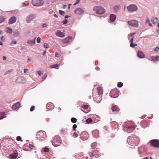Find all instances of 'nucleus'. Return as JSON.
<instances>
[{
	"instance_id": "nucleus-1",
	"label": "nucleus",
	"mask_w": 159,
	"mask_h": 159,
	"mask_svg": "<svg viewBox=\"0 0 159 159\" xmlns=\"http://www.w3.org/2000/svg\"><path fill=\"white\" fill-rule=\"evenodd\" d=\"M61 137L57 135L54 137L52 141V145L55 147L60 146L61 144Z\"/></svg>"
},
{
	"instance_id": "nucleus-2",
	"label": "nucleus",
	"mask_w": 159,
	"mask_h": 159,
	"mask_svg": "<svg viewBox=\"0 0 159 159\" xmlns=\"http://www.w3.org/2000/svg\"><path fill=\"white\" fill-rule=\"evenodd\" d=\"M93 10L97 13L99 14H103L106 11L105 9L101 6H97L93 7Z\"/></svg>"
},
{
	"instance_id": "nucleus-3",
	"label": "nucleus",
	"mask_w": 159,
	"mask_h": 159,
	"mask_svg": "<svg viewBox=\"0 0 159 159\" xmlns=\"http://www.w3.org/2000/svg\"><path fill=\"white\" fill-rule=\"evenodd\" d=\"M139 142L138 140L136 137H129L127 139V142L131 146L132 145H137Z\"/></svg>"
},
{
	"instance_id": "nucleus-4",
	"label": "nucleus",
	"mask_w": 159,
	"mask_h": 159,
	"mask_svg": "<svg viewBox=\"0 0 159 159\" xmlns=\"http://www.w3.org/2000/svg\"><path fill=\"white\" fill-rule=\"evenodd\" d=\"M32 3L34 6L40 7L43 4L44 2L42 0H32Z\"/></svg>"
},
{
	"instance_id": "nucleus-5",
	"label": "nucleus",
	"mask_w": 159,
	"mask_h": 159,
	"mask_svg": "<svg viewBox=\"0 0 159 159\" xmlns=\"http://www.w3.org/2000/svg\"><path fill=\"white\" fill-rule=\"evenodd\" d=\"M45 132L43 131H39L37 134V138L41 140H43V139H44L45 138Z\"/></svg>"
},
{
	"instance_id": "nucleus-6",
	"label": "nucleus",
	"mask_w": 159,
	"mask_h": 159,
	"mask_svg": "<svg viewBox=\"0 0 159 159\" xmlns=\"http://www.w3.org/2000/svg\"><path fill=\"white\" fill-rule=\"evenodd\" d=\"M81 139L83 140H87L88 139V134L87 132L84 131L81 132L79 135Z\"/></svg>"
},
{
	"instance_id": "nucleus-7",
	"label": "nucleus",
	"mask_w": 159,
	"mask_h": 159,
	"mask_svg": "<svg viewBox=\"0 0 159 159\" xmlns=\"http://www.w3.org/2000/svg\"><path fill=\"white\" fill-rule=\"evenodd\" d=\"M139 153L141 155H144L147 152V149L145 146H143L139 148Z\"/></svg>"
},
{
	"instance_id": "nucleus-8",
	"label": "nucleus",
	"mask_w": 159,
	"mask_h": 159,
	"mask_svg": "<svg viewBox=\"0 0 159 159\" xmlns=\"http://www.w3.org/2000/svg\"><path fill=\"white\" fill-rule=\"evenodd\" d=\"M127 9L129 11H137L138 8L137 6L135 5L131 4L127 7Z\"/></svg>"
},
{
	"instance_id": "nucleus-9",
	"label": "nucleus",
	"mask_w": 159,
	"mask_h": 159,
	"mask_svg": "<svg viewBox=\"0 0 159 159\" xmlns=\"http://www.w3.org/2000/svg\"><path fill=\"white\" fill-rule=\"evenodd\" d=\"M128 24L131 26L137 27L138 26V22L135 20H132L128 21Z\"/></svg>"
},
{
	"instance_id": "nucleus-10",
	"label": "nucleus",
	"mask_w": 159,
	"mask_h": 159,
	"mask_svg": "<svg viewBox=\"0 0 159 159\" xmlns=\"http://www.w3.org/2000/svg\"><path fill=\"white\" fill-rule=\"evenodd\" d=\"M151 145L153 147L159 148V140L156 139L151 141Z\"/></svg>"
},
{
	"instance_id": "nucleus-11",
	"label": "nucleus",
	"mask_w": 159,
	"mask_h": 159,
	"mask_svg": "<svg viewBox=\"0 0 159 159\" xmlns=\"http://www.w3.org/2000/svg\"><path fill=\"white\" fill-rule=\"evenodd\" d=\"M84 12V10L81 8H78L75 10V13L77 15H79L82 14Z\"/></svg>"
},
{
	"instance_id": "nucleus-12",
	"label": "nucleus",
	"mask_w": 159,
	"mask_h": 159,
	"mask_svg": "<svg viewBox=\"0 0 159 159\" xmlns=\"http://www.w3.org/2000/svg\"><path fill=\"white\" fill-rule=\"evenodd\" d=\"M16 82L17 83H24L25 82V79L23 77H18L17 79L16 80Z\"/></svg>"
},
{
	"instance_id": "nucleus-13",
	"label": "nucleus",
	"mask_w": 159,
	"mask_h": 159,
	"mask_svg": "<svg viewBox=\"0 0 159 159\" xmlns=\"http://www.w3.org/2000/svg\"><path fill=\"white\" fill-rule=\"evenodd\" d=\"M35 17V15H30L26 18L27 22V23H29L33 20Z\"/></svg>"
},
{
	"instance_id": "nucleus-14",
	"label": "nucleus",
	"mask_w": 159,
	"mask_h": 159,
	"mask_svg": "<svg viewBox=\"0 0 159 159\" xmlns=\"http://www.w3.org/2000/svg\"><path fill=\"white\" fill-rule=\"evenodd\" d=\"M16 17L15 16L11 17L9 20V23L12 24L15 23L16 21Z\"/></svg>"
},
{
	"instance_id": "nucleus-15",
	"label": "nucleus",
	"mask_w": 159,
	"mask_h": 159,
	"mask_svg": "<svg viewBox=\"0 0 159 159\" xmlns=\"http://www.w3.org/2000/svg\"><path fill=\"white\" fill-rule=\"evenodd\" d=\"M72 39V36H69L66 38L62 40V42L63 43H69L70 40Z\"/></svg>"
},
{
	"instance_id": "nucleus-16",
	"label": "nucleus",
	"mask_w": 159,
	"mask_h": 159,
	"mask_svg": "<svg viewBox=\"0 0 159 159\" xmlns=\"http://www.w3.org/2000/svg\"><path fill=\"white\" fill-rule=\"evenodd\" d=\"M57 36L60 37L61 38L64 37L65 36V34L64 33L61 32L59 30H57L56 33Z\"/></svg>"
},
{
	"instance_id": "nucleus-17",
	"label": "nucleus",
	"mask_w": 159,
	"mask_h": 159,
	"mask_svg": "<svg viewBox=\"0 0 159 159\" xmlns=\"http://www.w3.org/2000/svg\"><path fill=\"white\" fill-rule=\"evenodd\" d=\"M18 155V153L17 151H14L13 154H10L9 156L11 159H16Z\"/></svg>"
},
{
	"instance_id": "nucleus-18",
	"label": "nucleus",
	"mask_w": 159,
	"mask_h": 159,
	"mask_svg": "<svg viewBox=\"0 0 159 159\" xmlns=\"http://www.w3.org/2000/svg\"><path fill=\"white\" fill-rule=\"evenodd\" d=\"M137 55L138 57L141 58H144L145 56L143 52L141 51H138Z\"/></svg>"
},
{
	"instance_id": "nucleus-19",
	"label": "nucleus",
	"mask_w": 159,
	"mask_h": 159,
	"mask_svg": "<svg viewBox=\"0 0 159 159\" xmlns=\"http://www.w3.org/2000/svg\"><path fill=\"white\" fill-rule=\"evenodd\" d=\"M116 18V16L114 14H111L110 15V19L111 22H114Z\"/></svg>"
},
{
	"instance_id": "nucleus-20",
	"label": "nucleus",
	"mask_w": 159,
	"mask_h": 159,
	"mask_svg": "<svg viewBox=\"0 0 159 159\" xmlns=\"http://www.w3.org/2000/svg\"><path fill=\"white\" fill-rule=\"evenodd\" d=\"M112 110L113 111L116 113H117L119 111V109L116 105H115L112 107Z\"/></svg>"
},
{
	"instance_id": "nucleus-21",
	"label": "nucleus",
	"mask_w": 159,
	"mask_h": 159,
	"mask_svg": "<svg viewBox=\"0 0 159 159\" xmlns=\"http://www.w3.org/2000/svg\"><path fill=\"white\" fill-rule=\"evenodd\" d=\"M97 92L98 93V96H99V99H100L101 98V97H100V96L102 94V89L100 88L99 87L97 89Z\"/></svg>"
},
{
	"instance_id": "nucleus-22",
	"label": "nucleus",
	"mask_w": 159,
	"mask_h": 159,
	"mask_svg": "<svg viewBox=\"0 0 159 159\" xmlns=\"http://www.w3.org/2000/svg\"><path fill=\"white\" fill-rule=\"evenodd\" d=\"M151 58L152 61H156L159 60V56H156V57L151 56Z\"/></svg>"
},
{
	"instance_id": "nucleus-23",
	"label": "nucleus",
	"mask_w": 159,
	"mask_h": 159,
	"mask_svg": "<svg viewBox=\"0 0 159 159\" xmlns=\"http://www.w3.org/2000/svg\"><path fill=\"white\" fill-rule=\"evenodd\" d=\"M158 19L157 18H155L154 17H153L151 19V22L153 24H155L156 23H157L158 22Z\"/></svg>"
},
{
	"instance_id": "nucleus-24",
	"label": "nucleus",
	"mask_w": 159,
	"mask_h": 159,
	"mask_svg": "<svg viewBox=\"0 0 159 159\" xmlns=\"http://www.w3.org/2000/svg\"><path fill=\"white\" fill-rule=\"evenodd\" d=\"M20 103L19 102H17L12 106V108L13 109H16L18 108L20 106Z\"/></svg>"
},
{
	"instance_id": "nucleus-25",
	"label": "nucleus",
	"mask_w": 159,
	"mask_h": 159,
	"mask_svg": "<svg viewBox=\"0 0 159 159\" xmlns=\"http://www.w3.org/2000/svg\"><path fill=\"white\" fill-rule=\"evenodd\" d=\"M120 9V6L119 5H116L114 7V10L115 11L118 12Z\"/></svg>"
},
{
	"instance_id": "nucleus-26",
	"label": "nucleus",
	"mask_w": 159,
	"mask_h": 159,
	"mask_svg": "<svg viewBox=\"0 0 159 159\" xmlns=\"http://www.w3.org/2000/svg\"><path fill=\"white\" fill-rule=\"evenodd\" d=\"M126 128H127V132H131L135 128L133 126H129Z\"/></svg>"
},
{
	"instance_id": "nucleus-27",
	"label": "nucleus",
	"mask_w": 159,
	"mask_h": 159,
	"mask_svg": "<svg viewBox=\"0 0 159 159\" xmlns=\"http://www.w3.org/2000/svg\"><path fill=\"white\" fill-rule=\"evenodd\" d=\"M35 39L36 38L32 40H28L27 43L30 44L31 45L35 44Z\"/></svg>"
},
{
	"instance_id": "nucleus-28",
	"label": "nucleus",
	"mask_w": 159,
	"mask_h": 159,
	"mask_svg": "<svg viewBox=\"0 0 159 159\" xmlns=\"http://www.w3.org/2000/svg\"><path fill=\"white\" fill-rule=\"evenodd\" d=\"M6 117L4 112H0V120Z\"/></svg>"
},
{
	"instance_id": "nucleus-29",
	"label": "nucleus",
	"mask_w": 159,
	"mask_h": 159,
	"mask_svg": "<svg viewBox=\"0 0 159 159\" xmlns=\"http://www.w3.org/2000/svg\"><path fill=\"white\" fill-rule=\"evenodd\" d=\"M19 31L17 30H15L14 31V34L15 37H18L19 35Z\"/></svg>"
},
{
	"instance_id": "nucleus-30",
	"label": "nucleus",
	"mask_w": 159,
	"mask_h": 159,
	"mask_svg": "<svg viewBox=\"0 0 159 159\" xmlns=\"http://www.w3.org/2000/svg\"><path fill=\"white\" fill-rule=\"evenodd\" d=\"M7 32L9 34H11L12 33L13 31L10 28L7 27Z\"/></svg>"
},
{
	"instance_id": "nucleus-31",
	"label": "nucleus",
	"mask_w": 159,
	"mask_h": 159,
	"mask_svg": "<svg viewBox=\"0 0 159 159\" xmlns=\"http://www.w3.org/2000/svg\"><path fill=\"white\" fill-rule=\"evenodd\" d=\"M53 104L52 103H48L46 105V107L47 108H48V107H50V108H52V106Z\"/></svg>"
},
{
	"instance_id": "nucleus-32",
	"label": "nucleus",
	"mask_w": 159,
	"mask_h": 159,
	"mask_svg": "<svg viewBox=\"0 0 159 159\" xmlns=\"http://www.w3.org/2000/svg\"><path fill=\"white\" fill-rule=\"evenodd\" d=\"M59 66V64L58 63H57L55 64H54L51 66H50V67L51 68H56L57 67H58Z\"/></svg>"
},
{
	"instance_id": "nucleus-33",
	"label": "nucleus",
	"mask_w": 159,
	"mask_h": 159,
	"mask_svg": "<svg viewBox=\"0 0 159 159\" xmlns=\"http://www.w3.org/2000/svg\"><path fill=\"white\" fill-rule=\"evenodd\" d=\"M67 130L66 129H62L61 130V133L63 134H66L67 133Z\"/></svg>"
},
{
	"instance_id": "nucleus-34",
	"label": "nucleus",
	"mask_w": 159,
	"mask_h": 159,
	"mask_svg": "<svg viewBox=\"0 0 159 159\" xmlns=\"http://www.w3.org/2000/svg\"><path fill=\"white\" fill-rule=\"evenodd\" d=\"M77 120V119L74 117H72L71 119V122L74 123L76 122Z\"/></svg>"
},
{
	"instance_id": "nucleus-35",
	"label": "nucleus",
	"mask_w": 159,
	"mask_h": 159,
	"mask_svg": "<svg viewBox=\"0 0 159 159\" xmlns=\"http://www.w3.org/2000/svg\"><path fill=\"white\" fill-rule=\"evenodd\" d=\"M13 71V70L11 69L6 71L4 74V75H6L7 74H10Z\"/></svg>"
},
{
	"instance_id": "nucleus-36",
	"label": "nucleus",
	"mask_w": 159,
	"mask_h": 159,
	"mask_svg": "<svg viewBox=\"0 0 159 159\" xmlns=\"http://www.w3.org/2000/svg\"><path fill=\"white\" fill-rule=\"evenodd\" d=\"M97 145V143L96 142H94L91 145V147H92V148H95V147Z\"/></svg>"
},
{
	"instance_id": "nucleus-37",
	"label": "nucleus",
	"mask_w": 159,
	"mask_h": 159,
	"mask_svg": "<svg viewBox=\"0 0 159 159\" xmlns=\"http://www.w3.org/2000/svg\"><path fill=\"white\" fill-rule=\"evenodd\" d=\"M92 121V119L90 118H88L86 120V122L88 124L90 123Z\"/></svg>"
},
{
	"instance_id": "nucleus-38",
	"label": "nucleus",
	"mask_w": 159,
	"mask_h": 159,
	"mask_svg": "<svg viewBox=\"0 0 159 159\" xmlns=\"http://www.w3.org/2000/svg\"><path fill=\"white\" fill-rule=\"evenodd\" d=\"M59 11L60 14L63 16H64L65 15V14L66 13L64 11L61 10H59Z\"/></svg>"
},
{
	"instance_id": "nucleus-39",
	"label": "nucleus",
	"mask_w": 159,
	"mask_h": 159,
	"mask_svg": "<svg viewBox=\"0 0 159 159\" xmlns=\"http://www.w3.org/2000/svg\"><path fill=\"white\" fill-rule=\"evenodd\" d=\"M123 85V83L121 82H119L118 83L117 86L118 87L121 88L122 87Z\"/></svg>"
},
{
	"instance_id": "nucleus-40",
	"label": "nucleus",
	"mask_w": 159,
	"mask_h": 159,
	"mask_svg": "<svg viewBox=\"0 0 159 159\" xmlns=\"http://www.w3.org/2000/svg\"><path fill=\"white\" fill-rule=\"evenodd\" d=\"M137 44L136 43L134 44L133 43H130V46L132 48H134L135 46H137Z\"/></svg>"
},
{
	"instance_id": "nucleus-41",
	"label": "nucleus",
	"mask_w": 159,
	"mask_h": 159,
	"mask_svg": "<svg viewBox=\"0 0 159 159\" xmlns=\"http://www.w3.org/2000/svg\"><path fill=\"white\" fill-rule=\"evenodd\" d=\"M73 136L75 138H76L78 136V134H77V133L75 132L74 133V134L73 135Z\"/></svg>"
},
{
	"instance_id": "nucleus-42",
	"label": "nucleus",
	"mask_w": 159,
	"mask_h": 159,
	"mask_svg": "<svg viewBox=\"0 0 159 159\" xmlns=\"http://www.w3.org/2000/svg\"><path fill=\"white\" fill-rule=\"evenodd\" d=\"M5 20V18L2 17H0V23L3 22Z\"/></svg>"
},
{
	"instance_id": "nucleus-43",
	"label": "nucleus",
	"mask_w": 159,
	"mask_h": 159,
	"mask_svg": "<svg viewBox=\"0 0 159 159\" xmlns=\"http://www.w3.org/2000/svg\"><path fill=\"white\" fill-rule=\"evenodd\" d=\"M135 34H136L135 33H132L129 34L128 36V39H129L130 37L133 36Z\"/></svg>"
},
{
	"instance_id": "nucleus-44",
	"label": "nucleus",
	"mask_w": 159,
	"mask_h": 159,
	"mask_svg": "<svg viewBox=\"0 0 159 159\" xmlns=\"http://www.w3.org/2000/svg\"><path fill=\"white\" fill-rule=\"evenodd\" d=\"M29 147L30 148L32 149H34L35 147L33 145L30 144L29 145Z\"/></svg>"
},
{
	"instance_id": "nucleus-45",
	"label": "nucleus",
	"mask_w": 159,
	"mask_h": 159,
	"mask_svg": "<svg viewBox=\"0 0 159 159\" xmlns=\"http://www.w3.org/2000/svg\"><path fill=\"white\" fill-rule=\"evenodd\" d=\"M77 127V125L76 124H74L73 126V130L74 131H75L76 129H75Z\"/></svg>"
},
{
	"instance_id": "nucleus-46",
	"label": "nucleus",
	"mask_w": 159,
	"mask_h": 159,
	"mask_svg": "<svg viewBox=\"0 0 159 159\" xmlns=\"http://www.w3.org/2000/svg\"><path fill=\"white\" fill-rule=\"evenodd\" d=\"M82 108L84 109H87L88 108V106L87 105H84L82 107Z\"/></svg>"
},
{
	"instance_id": "nucleus-47",
	"label": "nucleus",
	"mask_w": 159,
	"mask_h": 159,
	"mask_svg": "<svg viewBox=\"0 0 159 159\" xmlns=\"http://www.w3.org/2000/svg\"><path fill=\"white\" fill-rule=\"evenodd\" d=\"M41 39L39 37H38L37 39V42L38 43H39L40 42Z\"/></svg>"
},
{
	"instance_id": "nucleus-48",
	"label": "nucleus",
	"mask_w": 159,
	"mask_h": 159,
	"mask_svg": "<svg viewBox=\"0 0 159 159\" xmlns=\"http://www.w3.org/2000/svg\"><path fill=\"white\" fill-rule=\"evenodd\" d=\"M68 22L67 20L65 19L64 21L62 22V23L64 24H66Z\"/></svg>"
},
{
	"instance_id": "nucleus-49",
	"label": "nucleus",
	"mask_w": 159,
	"mask_h": 159,
	"mask_svg": "<svg viewBox=\"0 0 159 159\" xmlns=\"http://www.w3.org/2000/svg\"><path fill=\"white\" fill-rule=\"evenodd\" d=\"M44 46L45 48H49V46L47 43H44Z\"/></svg>"
},
{
	"instance_id": "nucleus-50",
	"label": "nucleus",
	"mask_w": 159,
	"mask_h": 159,
	"mask_svg": "<svg viewBox=\"0 0 159 159\" xmlns=\"http://www.w3.org/2000/svg\"><path fill=\"white\" fill-rule=\"evenodd\" d=\"M150 20L148 18H147L146 22H145V24L146 25L150 23Z\"/></svg>"
},
{
	"instance_id": "nucleus-51",
	"label": "nucleus",
	"mask_w": 159,
	"mask_h": 159,
	"mask_svg": "<svg viewBox=\"0 0 159 159\" xmlns=\"http://www.w3.org/2000/svg\"><path fill=\"white\" fill-rule=\"evenodd\" d=\"M35 109V106H33L31 107L30 108V111H33Z\"/></svg>"
},
{
	"instance_id": "nucleus-52",
	"label": "nucleus",
	"mask_w": 159,
	"mask_h": 159,
	"mask_svg": "<svg viewBox=\"0 0 159 159\" xmlns=\"http://www.w3.org/2000/svg\"><path fill=\"white\" fill-rule=\"evenodd\" d=\"M49 149L48 148H45L44 149V152H49Z\"/></svg>"
},
{
	"instance_id": "nucleus-53",
	"label": "nucleus",
	"mask_w": 159,
	"mask_h": 159,
	"mask_svg": "<svg viewBox=\"0 0 159 159\" xmlns=\"http://www.w3.org/2000/svg\"><path fill=\"white\" fill-rule=\"evenodd\" d=\"M16 140L18 141H20L21 140V137L20 136H17L16 137Z\"/></svg>"
},
{
	"instance_id": "nucleus-54",
	"label": "nucleus",
	"mask_w": 159,
	"mask_h": 159,
	"mask_svg": "<svg viewBox=\"0 0 159 159\" xmlns=\"http://www.w3.org/2000/svg\"><path fill=\"white\" fill-rule=\"evenodd\" d=\"M37 72L39 74V75L40 76H41V75L43 73L42 72V71L40 70H38L37 71Z\"/></svg>"
},
{
	"instance_id": "nucleus-55",
	"label": "nucleus",
	"mask_w": 159,
	"mask_h": 159,
	"mask_svg": "<svg viewBox=\"0 0 159 159\" xmlns=\"http://www.w3.org/2000/svg\"><path fill=\"white\" fill-rule=\"evenodd\" d=\"M61 55L59 54L57 52L56 53L55 55L56 57H59Z\"/></svg>"
},
{
	"instance_id": "nucleus-56",
	"label": "nucleus",
	"mask_w": 159,
	"mask_h": 159,
	"mask_svg": "<svg viewBox=\"0 0 159 159\" xmlns=\"http://www.w3.org/2000/svg\"><path fill=\"white\" fill-rule=\"evenodd\" d=\"M47 75L46 73H45L44 75V76L42 77L43 79H45L47 77Z\"/></svg>"
},
{
	"instance_id": "nucleus-57",
	"label": "nucleus",
	"mask_w": 159,
	"mask_h": 159,
	"mask_svg": "<svg viewBox=\"0 0 159 159\" xmlns=\"http://www.w3.org/2000/svg\"><path fill=\"white\" fill-rule=\"evenodd\" d=\"M5 40V37L4 36H2L1 38V40L2 42H4Z\"/></svg>"
},
{
	"instance_id": "nucleus-58",
	"label": "nucleus",
	"mask_w": 159,
	"mask_h": 159,
	"mask_svg": "<svg viewBox=\"0 0 159 159\" xmlns=\"http://www.w3.org/2000/svg\"><path fill=\"white\" fill-rule=\"evenodd\" d=\"M80 2V0H77L76 1V3H75V4H74V5H76L78 3H79Z\"/></svg>"
},
{
	"instance_id": "nucleus-59",
	"label": "nucleus",
	"mask_w": 159,
	"mask_h": 159,
	"mask_svg": "<svg viewBox=\"0 0 159 159\" xmlns=\"http://www.w3.org/2000/svg\"><path fill=\"white\" fill-rule=\"evenodd\" d=\"M16 41L15 40H13L12 41L11 44H16Z\"/></svg>"
},
{
	"instance_id": "nucleus-60",
	"label": "nucleus",
	"mask_w": 159,
	"mask_h": 159,
	"mask_svg": "<svg viewBox=\"0 0 159 159\" xmlns=\"http://www.w3.org/2000/svg\"><path fill=\"white\" fill-rule=\"evenodd\" d=\"M47 26H48L45 23V24H43V27L45 28V27H47Z\"/></svg>"
},
{
	"instance_id": "nucleus-61",
	"label": "nucleus",
	"mask_w": 159,
	"mask_h": 159,
	"mask_svg": "<svg viewBox=\"0 0 159 159\" xmlns=\"http://www.w3.org/2000/svg\"><path fill=\"white\" fill-rule=\"evenodd\" d=\"M89 155L90 157H92L93 156V154L92 152H89Z\"/></svg>"
},
{
	"instance_id": "nucleus-62",
	"label": "nucleus",
	"mask_w": 159,
	"mask_h": 159,
	"mask_svg": "<svg viewBox=\"0 0 159 159\" xmlns=\"http://www.w3.org/2000/svg\"><path fill=\"white\" fill-rule=\"evenodd\" d=\"M159 49V48L158 47H157L155 48L154 49V51H158Z\"/></svg>"
},
{
	"instance_id": "nucleus-63",
	"label": "nucleus",
	"mask_w": 159,
	"mask_h": 159,
	"mask_svg": "<svg viewBox=\"0 0 159 159\" xmlns=\"http://www.w3.org/2000/svg\"><path fill=\"white\" fill-rule=\"evenodd\" d=\"M133 39H134V37H133L130 39V42H131V43H133Z\"/></svg>"
},
{
	"instance_id": "nucleus-64",
	"label": "nucleus",
	"mask_w": 159,
	"mask_h": 159,
	"mask_svg": "<svg viewBox=\"0 0 159 159\" xmlns=\"http://www.w3.org/2000/svg\"><path fill=\"white\" fill-rule=\"evenodd\" d=\"M28 69H25L24 70V73H26V72L28 71Z\"/></svg>"
}]
</instances>
